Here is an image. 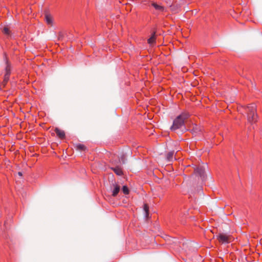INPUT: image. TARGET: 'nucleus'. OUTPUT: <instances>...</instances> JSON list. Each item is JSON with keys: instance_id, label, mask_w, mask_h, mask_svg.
Here are the masks:
<instances>
[{"instance_id": "2", "label": "nucleus", "mask_w": 262, "mask_h": 262, "mask_svg": "<svg viewBox=\"0 0 262 262\" xmlns=\"http://www.w3.org/2000/svg\"><path fill=\"white\" fill-rule=\"evenodd\" d=\"M182 131L186 130L185 126V123L183 120L180 118V117L177 116L176 118L173 120L172 125L170 127V129L172 131H174L179 128H182Z\"/></svg>"}, {"instance_id": "16", "label": "nucleus", "mask_w": 262, "mask_h": 262, "mask_svg": "<svg viewBox=\"0 0 262 262\" xmlns=\"http://www.w3.org/2000/svg\"><path fill=\"white\" fill-rule=\"evenodd\" d=\"M118 160L119 161H120V163H121V165L124 164L126 163V156L124 154H122L121 155L120 157L118 158Z\"/></svg>"}, {"instance_id": "14", "label": "nucleus", "mask_w": 262, "mask_h": 262, "mask_svg": "<svg viewBox=\"0 0 262 262\" xmlns=\"http://www.w3.org/2000/svg\"><path fill=\"white\" fill-rule=\"evenodd\" d=\"M114 188L112 191V195L113 196H116L119 193V192L120 190V187L119 185H118L117 184L114 185Z\"/></svg>"}, {"instance_id": "15", "label": "nucleus", "mask_w": 262, "mask_h": 262, "mask_svg": "<svg viewBox=\"0 0 262 262\" xmlns=\"http://www.w3.org/2000/svg\"><path fill=\"white\" fill-rule=\"evenodd\" d=\"M174 151H171L169 152L166 155V159L168 161H172L173 159Z\"/></svg>"}, {"instance_id": "5", "label": "nucleus", "mask_w": 262, "mask_h": 262, "mask_svg": "<svg viewBox=\"0 0 262 262\" xmlns=\"http://www.w3.org/2000/svg\"><path fill=\"white\" fill-rule=\"evenodd\" d=\"M182 3L181 0H172V5H170V10L174 13L179 12Z\"/></svg>"}, {"instance_id": "10", "label": "nucleus", "mask_w": 262, "mask_h": 262, "mask_svg": "<svg viewBox=\"0 0 262 262\" xmlns=\"http://www.w3.org/2000/svg\"><path fill=\"white\" fill-rule=\"evenodd\" d=\"M55 132L57 134V136L61 139L65 138V133L63 130H60L57 127L55 129Z\"/></svg>"}, {"instance_id": "11", "label": "nucleus", "mask_w": 262, "mask_h": 262, "mask_svg": "<svg viewBox=\"0 0 262 262\" xmlns=\"http://www.w3.org/2000/svg\"><path fill=\"white\" fill-rule=\"evenodd\" d=\"M191 132L193 134H198L201 132V128L196 124L193 125L192 128L191 129Z\"/></svg>"}, {"instance_id": "22", "label": "nucleus", "mask_w": 262, "mask_h": 262, "mask_svg": "<svg viewBox=\"0 0 262 262\" xmlns=\"http://www.w3.org/2000/svg\"><path fill=\"white\" fill-rule=\"evenodd\" d=\"M3 33L6 35H10V31L8 27H4L3 29Z\"/></svg>"}, {"instance_id": "24", "label": "nucleus", "mask_w": 262, "mask_h": 262, "mask_svg": "<svg viewBox=\"0 0 262 262\" xmlns=\"http://www.w3.org/2000/svg\"><path fill=\"white\" fill-rule=\"evenodd\" d=\"M18 174L19 176H23V173H22V172H20V171H19V172H18Z\"/></svg>"}, {"instance_id": "8", "label": "nucleus", "mask_w": 262, "mask_h": 262, "mask_svg": "<svg viewBox=\"0 0 262 262\" xmlns=\"http://www.w3.org/2000/svg\"><path fill=\"white\" fill-rule=\"evenodd\" d=\"M45 20L48 25H53V19L51 15L47 11L45 12Z\"/></svg>"}, {"instance_id": "3", "label": "nucleus", "mask_w": 262, "mask_h": 262, "mask_svg": "<svg viewBox=\"0 0 262 262\" xmlns=\"http://www.w3.org/2000/svg\"><path fill=\"white\" fill-rule=\"evenodd\" d=\"M4 60L5 61L6 68L3 83L5 85L9 80L10 75L11 74V65L9 62L5 54L4 55Z\"/></svg>"}, {"instance_id": "18", "label": "nucleus", "mask_w": 262, "mask_h": 262, "mask_svg": "<svg viewBox=\"0 0 262 262\" xmlns=\"http://www.w3.org/2000/svg\"><path fill=\"white\" fill-rule=\"evenodd\" d=\"M112 163L113 166H121V163H120V161H119V160L113 159Z\"/></svg>"}, {"instance_id": "9", "label": "nucleus", "mask_w": 262, "mask_h": 262, "mask_svg": "<svg viewBox=\"0 0 262 262\" xmlns=\"http://www.w3.org/2000/svg\"><path fill=\"white\" fill-rule=\"evenodd\" d=\"M156 32H153L150 37L148 39L147 42L150 45H154L156 43Z\"/></svg>"}, {"instance_id": "1", "label": "nucleus", "mask_w": 262, "mask_h": 262, "mask_svg": "<svg viewBox=\"0 0 262 262\" xmlns=\"http://www.w3.org/2000/svg\"><path fill=\"white\" fill-rule=\"evenodd\" d=\"M256 106L254 103L249 104L246 108L248 121L252 124L257 121V115L256 113Z\"/></svg>"}, {"instance_id": "20", "label": "nucleus", "mask_w": 262, "mask_h": 262, "mask_svg": "<svg viewBox=\"0 0 262 262\" xmlns=\"http://www.w3.org/2000/svg\"><path fill=\"white\" fill-rule=\"evenodd\" d=\"M143 209H144V210L145 212V214H146V216H147L148 215V214H149V208H148V206L147 204H144V207H143Z\"/></svg>"}, {"instance_id": "23", "label": "nucleus", "mask_w": 262, "mask_h": 262, "mask_svg": "<svg viewBox=\"0 0 262 262\" xmlns=\"http://www.w3.org/2000/svg\"><path fill=\"white\" fill-rule=\"evenodd\" d=\"M165 2L170 8V5H172V0H164Z\"/></svg>"}, {"instance_id": "19", "label": "nucleus", "mask_w": 262, "mask_h": 262, "mask_svg": "<svg viewBox=\"0 0 262 262\" xmlns=\"http://www.w3.org/2000/svg\"><path fill=\"white\" fill-rule=\"evenodd\" d=\"M122 192L125 194H128L129 193V189L127 186L124 185L122 187Z\"/></svg>"}, {"instance_id": "21", "label": "nucleus", "mask_w": 262, "mask_h": 262, "mask_svg": "<svg viewBox=\"0 0 262 262\" xmlns=\"http://www.w3.org/2000/svg\"><path fill=\"white\" fill-rule=\"evenodd\" d=\"M65 34L63 32H60L58 35V38L60 40H62L64 37Z\"/></svg>"}, {"instance_id": "12", "label": "nucleus", "mask_w": 262, "mask_h": 262, "mask_svg": "<svg viewBox=\"0 0 262 262\" xmlns=\"http://www.w3.org/2000/svg\"><path fill=\"white\" fill-rule=\"evenodd\" d=\"M151 5L157 10H158V11H161V12L165 11V8L163 6H162L159 5L155 3H152L151 4Z\"/></svg>"}, {"instance_id": "6", "label": "nucleus", "mask_w": 262, "mask_h": 262, "mask_svg": "<svg viewBox=\"0 0 262 262\" xmlns=\"http://www.w3.org/2000/svg\"><path fill=\"white\" fill-rule=\"evenodd\" d=\"M218 241L222 244H228L230 242L229 236L224 233H220L217 236Z\"/></svg>"}, {"instance_id": "25", "label": "nucleus", "mask_w": 262, "mask_h": 262, "mask_svg": "<svg viewBox=\"0 0 262 262\" xmlns=\"http://www.w3.org/2000/svg\"><path fill=\"white\" fill-rule=\"evenodd\" d=\"M146 3H147V1L146 0L142 1V3H144V4H146Z\"/></svg>"}, {"instance_id": "13", "label": "nucleus", "mask_w": 262, "mask_h": 262, "mask_svg": "<svg viewBox=\"0 0 262 262\" xmlns=\"http://www.w3.org/2000/svg\"><path fill=\"white\" fill-rule=\"evenodd\" d=\"M178 116L185 122V121L190 117V114L188 112H183Z\"/></svg>"}, {"instance_id": "17", "label": "nucleus", "mask_w": 262, "mask_h": 262, "mask_svg": "<svg viewBox=\"0 0 262 262\" xmlns=\"http://www.w3.org/2000/svg\"><path fill=\"white\" fill-rule=\"evenodd\" d=\"M76 148L77 149L80 151H85L86 150V147L82 144H77L76 145Z\"/></svg>"}, {"instance_id": "7", "label": "nucleus", "mask_w": 262, "mask_h": 262, "mask_svg": "<svg viewBox=\"0 0 262 262\" xmlns=\"http://www.w3.org/2000/svg\"><path fill=\"white\" fill-rule=\"evenodd\" d=\"M111 169L118 176H121L123 175V171L120 166H112Z\"/></svg>"}, {"instance_id": "4", "label": "nucleus", "mask_w": 262, "mask_h": 262, "mask_svg": "<svg viewBox=\"0 0 262 262\" xmlns=\"http://www.w3.org/2000/svg\"><path fill=\"white\" fill-rule=\"evenodd\" d=\"M196 175L199 176L202 181L206 179V175L205 174V168L203 166H200L194 169Z\"/></svg>"}]
</instances>
